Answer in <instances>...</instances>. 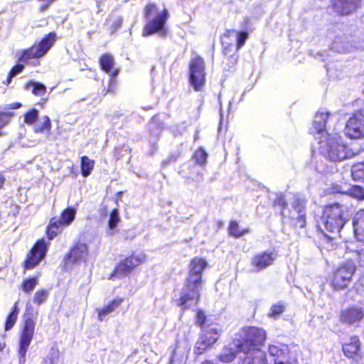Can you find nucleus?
Masks as SVG:
<instances>
[{"instance_id": "32", "label": "nucleus", "mask_w": 364, "mask_h": 364, "mask_svg": "<svg viewBox=\"0 0 364 364\" xmlns=\"http://www.w3.org/2000/svg\"><path fill=\"white\" fill-rule=\"evenodd\" d=\"M38 277H32L23 279L20 288L26 294L31 293L38 284Z\"/></svg>"}, {"instance_id": "28", "label": "nucleus", "mask_w": 364, "mask_h": 364, "mask_svg": "<svg viewBox=\"0 0 364 364\" xmlns=\"http://www.w3.org/2000/svg\"><path fill=\"white\" fill-rule=\"evenodd\" d=\"M95 161L94 159H90L87 156L80 157V171L83 177L89 176L94 167Z\"/></svg>"}, {"instance_id": "24", "label": "nucleus", "mask_w": 364, "mask_h": 364, "mask_svg": "<svg viewBox=\"0 0 364 364\" xmlns=\"http://www.w3.org/2000/svg\"><path fill=\"white\" fill-rule=\"evenodd\" d=\"M36 249H31L23 262V267L25 270L32 269L36 267L42 260V258L38 257L36 254Z\"/></svg>"}, {"instance_id": "13", "label": "nucleus", "mask_w": 364, "mask_h": 364, "mask_svg": "<svg viewBox=\"0 0 364 364\" xmlns=\"http://www.w3.org/2000/svg\"><path fill=\"white\" fill-rule=\"evenodd\" d=\"M218 337L219 333L217 328H211L209 331H206L196 343V353L198 355L203 353L204 350L216 342Z\"/></svg>"}, {"instance_id": "49", "label": "nucleus", "mask_w": 364, "mask_h": 364, "mask_svg": "<svg viewBox=\"0 0 364 364\" xmlns=\"http://www.w3.org/2000/svg\"><path fill=\"white\" fill-rule=\"evenodd\" d=\"M24 69V65L22 64H16L14 65L9 72V77H15L17 74L20 73Z\"/></svg>"}, {"instance_id": "58", "label": "nucleus", "mask_w": 364, "mask_h": 364, "mask_svg": "<svg viewBox=\"0 0 364 364\" xmlns=\"http://www.w3.org/2000/svg\"><path fill=\"white\" fill-rule=\"evenodd\" d=\"M333 49H336V50H338V51H341V50L338 49V48L337 47V46H336V42H335V43H333Z\"/></svg>"}, {"instance_id": "43", "label": "nucleus", "mask_w": 364, "mask_h": 364, "mask_svg": "<svg viewBox=\"0 0 364 364\" xmlns=\"http://www.w3.org/2000/svg\"><path fill=\"white\" fill-rule=\"evenodd\" d=\"M207 157L208 154L203 149H199L194 154L196 161L200 165H203L206 163Z\"/></svg>"}, {"instance_id": "21", "label": "nucleus", "mask_w": 364, "mask_h": 364, "mask_svg": "<svg viewBox=\"0 0 364 364\" xmlns=\"http://www.w3.org/2000/svg\"><path fill=\"white\" fill-rule=\"evenodd\" d=\"M360 349V343L358 338L355 336L350 337L343 345V350L344 354L348 357H353Z\"/></svg>"}, {"instance_id": "11", "label": "nucleus", "mask_w": 364, "mask_h": 364, "mask_svg": "<svg viewBox=\"0 0 364 364\" xmlns=\"http://www.w3.org/2000/svg\"><path fill=\"white\" fill-rule=\"evenodd\" d=\"M345 134L351 139H358L364 136V114L357 112L347 121Z\"/></svg>"}, {"instance_id": "15", "label": "nucleus", "mask_w": 364, "mask_h": 364, "mask_svg": "<svg viewBox=\"0 0 364 364\" xmlns=\"http://www.w3.org/2000/svg\"><path fill=\"white\" fill-rule=\"evenodd\" d=\"M277 257L274 252L262 253L255 255L252 259V265L256 271H261L273 264Z\"/></svg>"}, {"instance_id": "47", "label": "nucleus", "mask_w": 364, "mask_h": 364, "mask_svg": "<svg viewBox=\"0 0 364 364\" xmlns=\"http://www.w3.org/2000/svg\"><path fill=\"white\" fill-rule=\"evenodd\" d=\"M355 252L358 255L359 263L364 265V242H360L357 245Z\"/></svg>"}, {"instance_id": "44", "label": "nucleus", "mask_w": 364, "mask_h": 364, "mask_svg": "<svg viewBox=\"0 0 364 364\" xmlns=\"http://www.w3.org/2000/svg\"><path fill=\"white\" fill-rule=\"evenodd\" d=\"M274 364H297V360L289 354L284 358L274 359Z\"/></svg>"}, {"instance_id": "41", "label": "nucleus", "mask_w": 364, "mask_h": 364, "mask_svg": "<svg viewBox=\"0 0 364 364\" xmlns=\"http://www.w3.org/2000/svg\"><path fill=\"white\" fill-rule=\"evenodd\" d=\"M14 115V112L0 111V137L3 136V132L1 131L2 128L9 123L11 117Z\"/></svg>"}, {"instance_id": "35", "label": "nucleus", "mask_w": 364, "mask_h": 364, "mask_svg": "<svg viewBox=\"0 0 364 364\" xmlns=\"http://www.w3.org/2000/svg\"><path fill=\"white\" fill-rule=\"evenodd\" d=\"M351 175L353 180L364 181V163L353 165L351 169Z\"/></svg>"}, {"instance_id": "3", "label": "nucleus", "mask_w": 364, "mask_h": 364, "mask_svg": "<svg viewBox=\"0 0 364 364\" xmlns=\"http://www.w3.org/2000/svg\"><path fill=\"white\" fill-rule=\"evenodd\" d=\"M57 39L56 32H49L44 35L40 41H35L29 48L21 50L18 61L27 64L31 60L42 58L54 46Z\"/></svg>"}, {"instance_id": "50", "label": "nucleus", "mask_w": 364, "mask_h": 364, "mask_svg": "<svg viewBox=\"0 0 364 364\" xmlns=\"http://www.w3.org/2000/svg\"><path fill=\"white\" fill-rule=\"evenodd\" d=\"M206 316L204 312L201 310H198L196 314V324L202 326L205 321Z\"/></svg>"}, {"instance_id": "22", "label": "nucleus", "mask_w": 364, "mask_h": 364, "mask_svg": "<svg viewBox=\"0 0 364 364\" xmlns=\"http://www.w3.org/2000/svg\"><path fill=\"white\" fill-rule=\"evenodd\" d=\"M77 210L74 207L68 206L63 209L58 218L66 228L71 225L76 218Z\"/></svg>"}, {"instance_id": "26", "label": "nucleus", "mask_w": 364, "mask_h": 364, "mask_svg": "<svg viewBox=\"0 0 364 364\" xmlns=\"http://www.w3.org/2000/svg\"><path fill=\"white\" fill-rule=\"evenodd\" d=\"M18 313L19 309L18 307V303L15 302L11 307V311L6 316L4 324L5 331L11 330L14 326L18 319Z\"/></svg>"}, {"instance_id": "61", "label": "nucleus", "mask_w": 364, "mask_h": 364, "mask_svg": "<svg viewBox=\"0 0 364 364\" xmlns=\"http://www.w3.org/2000/svg\"><path fill=\"white\" fill-rule=\"evenodd\" d=\"M279 201H282V205L283 206H284V205H286V204H285V203H284V202H283L282 199H280V200H279Z\"/></svg>"}, {"instance_id": "19", "label": "nucleus", "mask_w": 364, "mask_h": 364, "mask_svg": "<svg viewBox=\"0 0 364 364\" xmlns=\"http://www.w3.org/2000/svg\"><path fill=\"white\" fill-rule=\"evenodd\" d=\"M363 316L364 313L361 309L352 307L343 311L341 318L343 322L350 324L360 321Z\"/></svg>"}, {"instance_id": "46", "label": "nucleus", "mask_w": 364, "mask_h": 364, "mask_svg": "<svg viewBox=\"0 0 364 364\" xmlns=\"http://www.w3.org/2000/svg\"><path fill=\"white\" fill-rule=\"evenodd\" d=\"M284 306L281 303L274 304L271 308V316L276 317L280 315L284 311Z\"/></svg>"}, {"instance_id": "48", "label": "nucleus", "mask_w": 364, "mask_h": 364, "mask_svg": "<svg viewBox=\"0 0 364 364\" xmlns=\"http://www.w3.org/2000/svg\"><path fill=\"white\" fill-rule=\"evenodd\" d=\"M248 34L246 32L237 33V49H240L245 43L247 39Z\"/></svg>"}, {"instance_id": "8", "label": "nucleus", "mask_w": 364, "mask_h": 364, "mask_svg": "<svg viewBox=\"0 0 364 364\" xmlns=\"http://www.w3.org/2000/svg\"><path fill=\"white\" fill-rule=\"evenodd\" d=\"M266 340V332L264 329L257 327H247L243 329V341L237 344L240 350H247L259 348Z\"/></svg>"}, {"instance_id": "16", "label": "nucleus", "mask_w": 364, "mask_h": 364, "mask_svg": "<svg viewBox=\"0 0 364 364\" xmlns=\"http://www.w3.org/2000/svg\"><path fill=\"white\" fill-rule=\"evenodd\" d=\"M124 301L123 297L116 296L113 298L105 306L97 310V319L103 321L107 316L119 309Z\"/></svg>"}, {"instance_id": "37", "label": "nucleus", "mask_w": 364, "mask_h": 364, "mask_svg": "<svg viewBox=\"0 0 364 364\" xmlns=\"http://www.w3.org/2000/svg\"><path fill=\"white\" fill-rule=\"evenodd\" d=\"M236 357V353L232 348H225L219 356L220 361L230 363Z\"/></svg>"}, {"instance_id": "52", "label": "nucleus", "mask_w": 364, "mask_h": 364, "mask_svg": "<svg viewBox=\"0 0 364 364\" xmlns=\"http://www.w3.org/2000/svg\"><path fill=\"white\" fill-rule=\"evenodd\" d=\"M22 107V104L18 102H15L7 105L8 109H16Z\"/></svg>"}, {"instance_id": "42", "label": "nucleus", "mask_w": 364, "mask_h": 364, "mask_svg": "<svg viewBox=\"0 0 364 364\" xmlns=\"http://www.w3.org/2000/svg\"><path fill=\"white\" fill-rule=\"evenodd\" d=\"M169 18V14L166 9L161 12V37L166 36L168 34V29L165 26L166 21Z\"/></svg>"}, {"instance_id": "14", "label": "nucleus", "mask_w": 364, "mask_h": 364, "mask_svg": "<svg viewBox=\"0 0 364 364\" xmlns=\"http://www.w3.org/2000/svg\"><path fill=\"white\" fill-rule=\"evenodd\" d=\"M240 351L243 353V356L240 357L242 364H268L265 353L259 348Z\"/></svg>"}, {"instance_id": "20", "label": "nucleus", "mask_w": 364, "mask_h": 364, "mask_svg": "<svg viewBox=\"0 0 364 364\" xmlns=\"http://www.w3.org/2000/svg\"><path fill=\"white\" fill-rule=\"evenodd\" d=\"M355 235L359 241H364V210L358 211L353 220Z\"/></svg>"}, {"instance_id": "2", "label": "nucleus", "mask_w": 364, "mask_h": 364, "mask_svg": "<svg viewBox=\"0 0 364 364\" xmlns=\"http://www.w3.org/2000/svg\"><path fill=\"white\" fill-rule=\"evenodd\" d=\"M207 266L205 259L195 257L190 264V274L183 288L178 305L184 309L198 303L199 289L201 286V274Z\"/></svg>"}, {"instance_id": "56", "label": "nucleus", "mask_w": 364, "mask_h": 364, "mask_svg": "<svg viewBox=\"0 0 364 364\" xmlns=\"http://www.w3.org/2000/svg\"><path fill=\"white\" fill-rule=\"evenodd\" d=\"M13 77H11V76L9 77V74L8 73V75L6 77V80L5 84L7 85H9L11 83Z\"/></svg>"}, {"instance_id": "36", "label": "nucleus", "mask_w": 364, "mask_h": 364, "mask_svg": "<svg viewBox=\"0 0 364 364\" xmlns=\"http://www.w3.org/2000/svg\"><path fill=\"white\" fill-rule=\"evenodd\" d=\"M48 296L49 291L48 289H38L34 294L33 301L36 305L39 306L48 299Z\"/></svg>"}, {"instance_id": "10", "label": "nucleus", "mask_w": 364, "mask_h": 364, "mask_svg": "<svg viewBox=\"0 0 364 364\" xmlns=\"http://www.w3.org/2000/svg\"><path fill=\"white\" fill-rule=\"evenodd\" d=\"M88 255V246L86 243L77 242L65 255L63 262L65 265H74L85 261Z\"/></svg>"}, {"instance_id": "38", "label": "nucleus", "mask_w": 364, "mask_h": 364, "mask_svg": "<svg viewBox=\"0 0 364 364\" xmlns=\"http://www.w3.org/2000/svg\"><path fill=\"white\" fill-rule=\"evenodd\" d=\"M120 221V217L119 215V210L117 208H114L111 210L109 213V217L108 220V226L110 229H114L117 224Z\"/></svg>"}, {"instance_id": "12", "label": "nucleus", "mask_w": 364, "mask_h": 364, "mask_svg": "<svg viewBox=\"0 0 364 364\" xmlns=\"http://www.w3.org/2000/svg\"><path fill=\"white\" fill-rule=\"evenodd\" d=\"M306 200L301 196L299 195L294 196L291 217L296 221V225L300 228H303L306 225Z\"/></svg>"}, {"instance_id": "57", "label": "nucleus", "mask_w": 364, "mask_h": 364, "mask_svg": "<svg viewBox=\"0 0 364 364\" xmlns=\"http://www.w3.org/2000/svg\"><path fill=\"white\" fill-rule=\"evenodd\" d=\"M6 343H0V352H1L6 348Z\"/></svg>"}, {"instance_id": "23", "label": "nucleus", "mask_w": 364, "mask_h": 364, "mask_svg": "<svg viewBox=\"0 0 364 364\" xmlns=\"http://www.w3.org/2000/svg\"><path fill=\"white\" fill-rule=\"evenodd\" d=\"M269 353L274 359L284 358L290 354L288 346L282 343L270 345L269 346Z\"/></svg>"}, {"instance_id": "40", "label": "nucleus", "mask_w": 364, "mask_h": 364, "mask_svg": "<svg viewBox=\"0 0 364 364\" xmlns=\"http://www.w3.org/2000/svg\"><path fill=\"white\" fill-rule=\"evenodd\" d=\"M247 232L248 230L246 229L240 230L239 225L235 221H231L229 225V232L235 237H240Z\"/></svg>"}, {"instance_id": "33", "label": "nucleus", "mask_w": 364, "mask_h": 364, "mask_svg": "<svg viewBox=\"0 0 364 364\" xmlns=\"http://www.w3.org/2000/svg\"><path fill=\"white\" fill-rule=\"evenodd\" d=\"M32 87V93L36 96H43L46 92V87L40 82L29 81L26 85V87Z\"/></svg>"}, {"instance_id": "60", "label": "nucleus", "mask_w": 364, "mask_h": 364, "mask_svg": "<svg viewBox=\"0 0 364 364\" xmlns=\"http://www.w3.org/2000/svg\"><path fill=\"white\" fill-rule=\"evenodd\" d=\"M360 284H361L362 285H363V284H364V278H362V279H360Z\"/></svg>"}, {"instance_id": "27", "label": "nucleus", "mask_w": 364, "mask_h": 364, "mask_svg": "<svg viewBox=\"0 0 364 364\" xmlns=\"http://www.w3.org/2000/svg\"><path fill=\"white\" fill-rule=\"evenodd\" d=\"M159 31V14L156 15L151 20H148L147 23L143 28L142 34L144 36H148Z\"/></svg>"}, {"instance_id": "4", "label": "nucleus", "mask_w": 364, "mask_h": 364, "mask_svg": "<svg viewBox=\"0 0 364 364\" xmlns=\"http://www.w3.org/2000/svg\"><path fill=\"white\" fill-rule=\"evenodd\" d=\"M344 210L339 204L326 207L318 223L320 230L332 234H337L346 223Z\"/></svg>"}, {"instance_id": "34", "label": "nucleus", "mask_w": 364, "mask_h": 364, "mask_svg": "<svg viewBox=\"0 0 364 364\" xmlns=\"http://www.w3.org/2000/svg\"><path fill=\"white\" fill-rule=\"evenodd\" d=\"M339 191L342 192V191ZM343 193H345L358 200L364 199V190L360 186H353L348 188L347 190L343 191Z\"/></svg>"}, {"instance_id": "31", "label": "nucleus", "mask_w": 364, "mask_h": 364, "mask_svg": "<svg viewBox=\"0 0 364 364\" xmlns=\"http://www.w3.org/2000/svg\"><path fill=\"white\" fill-rule=\"evenodd\" d=\"M123 22V18L122 16H109L105 20V23L109 25V28L111 33H115L118 31Z\"/></svg>"}, {"instance_id": "59", "label": "nucleus", "mask_w": 364, "mask_h": 364, "mask_svg": "<svg viewBox=\"0 0 364 364\" xmlns=\"http://www.w3.org/2000/svg\"><path fill=\"white\" fill-rule=\"evenodd\" d=\"M202 364H213V363H211L210 361H205Z\"/></svg>"}, {"instance_id": "39", "label": "nucleus", "mask_w": 364, "mask_h": 364, "mask_svg": "<svg viewBox=\"0 0 364 364\" xmlns=\"http://www.w3.org/2000/svg\"><path fill=\"white\" fill-rule=\"evenodd\" d=\"M38 117V111L32 108L23 114L24 122L27 124H33Z\"/></svg>"}, {"instance_id": "6", "label": "nucleus", "mask_w": 364, "mask_h": 364, "mask_svg": "<svg viewBox=\"0 0 364 364\" xmlns=\"http://www.w3.org/2000/svg\"><path fill=\"white\" fill-rule=\"evenodd\" d=\"M356 267L353 262L341 264L333 272L330 283L335 290H342L348 287L355 272Z\"/></svg>"}, {"instance_id": "5", "label": "nucleus", "mask_w": 364, "mask_h": 364, "mask_svg": "<svg viewBox=\"0 0 364 364\" xmlns=\"http://www.w3.org/2000/svg\"><path fill=\"white\" fill-rule=\"evenodd\" d=\"M145 256L132 252L130 255L119 260L115 265L113 271L109 274L108 279H116L129 277L132 272L143 264Z\"/></svg>"}, {"instance_id": "53", "label": "nucleus", "mask_w": 364, "mask_h": 364, "mask_svg": "<svg viewBox=\"0 0 364 364\" xmlns=\"http://www.w3.org/2000/svg\"><path fill=\"white\" fill-rule=\"evenodd\" d=\"M39 1L46 2V4L41 7V11H43L47 9L50 4H52L56 0H38Z\"/></svg>"}, {"instance_id": "30", "label": "nucleus", "mask_w": 364, "mask_h": 364, "mask_svg": "<svg viewBox=\"0 0 364 364\" xmlns=\"http://www.w3.org/2000/svg\"><path fill=\"white\" fill-rule=\"evenodd\" d=\"M41 119L43 120V122L36 124L33 128V132L36 134H50L52 128V123L50 117L48 115H44L42 117Z\"/></svg>"}, {"instance_id": "45", "label": "nucleus", "mask_w": 364, "mask_h": 364, "mask_svg": "<svg viewBox=\"0 0 364 364\" xmlns=\"http://www.w3.org/2000/svg\"><path fill=\"white\" fill-rule=\"evenodd\" d=\"M157 14V8L156 5L152 4L146 5L145 11V18L146 20H151V18H153Z\"/></svg>"}, {"instance_id": "1", "label": "nucleus", "mask_w": 364, "mask_h": 364, "mask_svg": "<svg viewBox=\"0 0 364 364\" xmlns=\"http://www.w3.org/2000/svg\"><path fill=\"white\" fill-rule=\"evenodd\" d=\"M328 117L326 112H317L310 129L311 133L318 141L323 154L331 161L337 162L350 158L353 152L343 141L341 136L338 134H330L326 132Z\"/></svg>"}, {"instance_id": "55", "label": "nucleus", "mask_w": 364, "mask_h": 364, "mask_svg": "<svg viewBox=\"0 0 364 364\" xmlns=\"http://www.w3.org/2000/svg\"><path fill=\"white\" fill-rule=\"evenodd\" d=\"M5 181H6V177L1 172H0V190L4 188Z\"/></svg>"}, {"instance_id": "29", "label": "nucleus", "mask_w": 364, "mask_h": 364, "mask_svg": "<svg viewBox=\"0 0 364 364\" xmlns=\"http://www.w3.org/2000/svg\"><path fill=\"white\" fill-rule=\"evenodd\" d=\"M49 245L50 243L46 242L45 238L43 237L37 240L31 249L35 250L36 248V254L38 257L44 259L48 250Z\"/></svg>"}, {"instance_id": "9", "label": "nucleus", "mask_w": 364, "mask_h": 364, "mask_svg": "<svg viewBox=\"0 0 364 364\" xmlns=\"http://www.w3.org/2000/svg\"><path fill=\"white\" fill-rule=\"evenodd\" d=\"M189 82L196 91L200 90L205 82L204 60L198 55L189 63Z\"/></svg>"}, {"instance_id": "7", "label": "nucleus", "mask_w": 364, "mask_h": 364, "mask_svg": "<svg viewBox=\"0 0 364 364\" xmlns=\"http://www.w3.org/2000/svg\"><path fill=\"white\" fill-rule=\"evenodd\" d=\"M35 327L36 322L34 318L31 316H25L19 334L18 346V354L20 359L23 362L26 360V353L34 336Z\"/></svg>"}, {"instance_id": "25", "label": "nucleus", "mask_w": 364, "mask_h": 364, "mask_svg": "<svg viewBox=\"0 0 364 364\" xmlns=\"http://www.w3.org/2000/svg\"><path fill=\"white\" fill-rule=\"evenodd\" d=\"M98 63L103 72L110 73L114 65V58L111 53H105L99 57Z\"/></svg>"}, {"instance_id": "17", "label": "nucleus", "mask_w": 364, "mask_h": 364, "mask_svg": "<svg viewBox=\"0 0 364 364\" xmlns=\"http://www.w3.org/2000/svg\"><path fill=\"white\" fill-rule=\"evenodd\" d=\"M360 1L361 0H336L333 5L334 9L340 14L346 15L355 11Z\"/></svg>"}, {"instance_id": "51", "label": "nucleus", "mask_w": 364, "mask_h": 364, "mask_svg": "<svg viewBox=\"0 0 364 364\" xmlns=\"http://www.w3.org/2000/svg\"><path fill=\"white\" fill-rule=\"evenodd\" d=\"M119 70L117 68H112L110 73H107L109 75V81H110L112 84L114 82H116V77L119 74Z\"/></svg>"}, {"instance_id": "18", "label": "nucleus", "mask_w": 364, "mask_h": 364, "mask_svg": "<svg viewBox=\"0 0 364 364\" xmlns=\"http://www.w3.org/2000/svg\"><path fill=\"white\" fill-rule=\"evenodd\" d=\"M63 223L56 217H53L49 220L48 225L46 229V235L48 240H53L56 237L64 228Z\"/></svg>"}, {"instance_id": "54", "label": "nucleus", "mask_w": 364, "mask_h": 364, "mask_svg": "<svg viewBox=\"0 0 364 364\" xmlns=\"http://www.w3.org/2000/svg\"><path fill=\"white\" fill-rule=\"evenodd\" d=\"M115 85H116V82H114L113 85H112V83L110 81H109L108 82V87H107V92H114Z\"/></svg>"}]
</instances>
